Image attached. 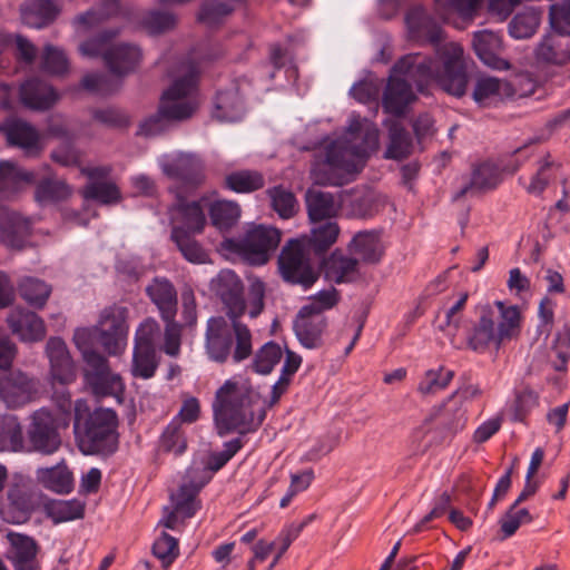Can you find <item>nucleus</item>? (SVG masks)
I'll list each match as a JSON object with an SVG mask.
<instances>
[{
  "label": "nucleus",
  "instance_id": "f257e3e1",
  "mask_svg": "<svg viewBox=\"0 0 570 570\" xmlns=\"http://www.w3.org/2000/svg\"><path fill=\"white\" fill-rule=\"evenodd\" d=\"M405 22L412 38L426 39L435 46L438 59L413 53L394 65L382 107L386 114L396 117L403 116L406 107L416 99L412 83L423 91L430 80H435L445 92L455 97L463 96L468 87L463 48L455 42L441 45L444 32L422 6L410 8Z\"/></svg>",
  "mask_w": 570,
  "mask_h": 570
},
{
  "label": "nucleus",
  "instance_id": "f03ea898",
  "mask_svg": "<svg viewBox=\"0 0 570 570\" xmlns=\"http://www.w3.org/2000/svg\"><path fill=\"white\" fill-rule=\"evenodd\" d=\"M379 146L376 128L363 130L360 118H352L346 132L327 145L325 161L317 165L312 175L316 184L323 186H343L351 176L358 173L366 158Z\"/></svg>",
  "mask_w": 570,
  "mask_h": 570
},
{
  "label": "nucleus",
  "instance_id": "7ed1b4c3",
  "mask_svg": "<svg viewBox=\"0 0 570 570\" xmlns=\"http://www.w3.org/2000/svg\"><path fill=\"white\" fill-rule=\"evenodd\" d=\"M520 327V312L517 306H505L497 301L492 305H482L476 322L466 331L465 337L460 340L453 334L451 344L456 350H469L484 354L490 348L499 351L504 342L517 335Z\"/></svg>",
  "mask_w": 570,
  "mask_h": 570
},
{
  "label": "nucleus",
  "instance_id": "20e7f679",
  "mask_svg": "<svg viewBox=\"0 0 570 570\" xmlns=\"http://www.w3.org/2000/svg\"><path fill=\"white\" fill-rule=\"evenodd\" d=\"M256 394L246 387L228 380L216 392L213 402L214 422L219 436L236 432L246 435L255 432L265 419L261 410L255 416L254 404Z\"/></svg>",
  "mask_w": 570,
  "mask_h": 570
},
{
  "label": "nucleus",
  "instance_id": "39448f33",
  "mask_svg": "<svg viewBox=\"0 0 570 570\" xmlns=\"http://www.w3.org/2000/svg\"><path fill=\"white\" fill-rule=\"evenodd\" d=\"M73 432L83 454L109 456L118 450V415L111 409L90 412L88 402L78 399L73 404Z\"/></svg>",
  "mask_w": 570,
  "mask_h": 570
},
{
  "label": "nucleus",
  "instance_id": "423d86ee",
  "mask_svg": "<svg viewBox=\"0 0 570 570\" xmlns=\"http://www.w3.org/2000/svg\"><path fill=\"white\" fill-rule=\"evenodd\" d=\"M210 287L225 306L226 316L233 322L236 338L234 360L243 362L253 354L252 331L240 321L246 312L243 282L235 272L223 269L213 278Z\"/></svg>",
  "mask_w": 570,
  "mask_h": 570
},
{
  "label": "nucleus",
  "instance_id": "0eeeda50",
  "mask_svg": "<svg viewBox=\"0 0 570 570\" xmlns=\"http://www.w3.org/2000/svg\"><path fill=\"white\" fill-rule=\"evenodd\" d=\"M119 33L118 28L102 30L96 37L82 42L79 50L86 57L101 56L109 71L122 77L134 72L140 66L144 55L136 43L119 42L108 46Z\"/></svg>",
  "mask_w": 570,
  "mask_h": 570
},
{
  "label": "nucleus",
  "instance_id": "6e6552de",
  "mask_svg": "<svg viewBox=\"0 0 570 570\" xmlns=\"http://www.w3.org/2000/svg\"><path fill=\"white\" fill-rule=\"evenodd\" d=\"M178 71L179 75L164 91L158 107L169 122L189 119L198 107L195 98L200 72L198 65L186 60Z\"/></svg>",
  "mask_w": 570,
  "mask_h": 570
},
{
  "label": "nucleus",
  "instance_id": "1a4fd4ad",
  "mask_svg": "<svg viewBox=\"0 0 570 570\" xmlns=\"http://www.w3.org/2000/svg\"><path fill=\"white\" fill-rule=\"evenodd\" d=\"M309 250L304 242L291 239L282 249L278 257V268L282 278L293 285L309 288L318 278L309 262Z\"/></svg>",
  "mask_w": 570,
  "mask_h": 570
},
{
  "label": "nucleus",
  "instance_id": "9d476101",
  "mask_svg": "<svg viewBox=\"0 0 570 570\" xmlns=\"http://www.w3.org/2000/svg\"><path fill=\"white\" fill-rule=\"evenodd\" d=\"M61 444L59 424L52 412L46 407L35 411L27 430V452L51 455Z\"/></svg>",
  "mask_w": 570,
  "mask_h": 570
},
{
  "label": "nucleus",
  "instance_id": "9b49d317",
  "mask_svg": "<svg viewBox=\"0 0 570 570\" xmlns=\"http://www.w3.org/2000/svg\"><path fill=\"white\" fill-rule=\"evenodd\" d=\"M83 360L88 366L85 371V380L96 396H114L119 399L125 390V384L119 374L114 373L108 360L94 350L83 352Z\"/></svg>",
  "mask_w": 570,
  "mask_h": 570
},
{
  "label": "nucleus",
  "instance_id": "f8f14e48",
  "mask_svg": "<svg viewBox=\"0 0 570 570\" xmlns=\"http://www.w3.org/2000/svg\"><path fill=\"white\" fill-rule=\"evenodd\" d=\"M236 338L233 322L223 316H212L207 320L204 348L208 358L215 363L224 364L234 360Z\"/></svg>",
  "mask_w": 570,
  "mask_h": 570
},
{
  "label": "nucleus",
  "instance_id": "ddd939ff",
  "mask_svg": "<svg viewBox=\"0 0 570 570\" xmlns=\"http://www.w3.org/2000/svg\"><path fill=\"white\" fill-rule=\"evenodd\" d=\"M281 242V232L274 227L264 225L255 226L247 230L239 239L235 248L252 264L263 265L269 259Z\"/></svg>",
  "mask_w": 570,
  "mask_h": 570
},
{
  "label": "nucleus",
  "instance_id": "4468645a",
  "mask_svg": "<svg viewBox=\"0 0 570 570\" xmlns=\"http://www.w3.org/2000/svg\"><path fill=\"white\" fill-rule=\"evenodd\" d=\"M45 354L49 361L48 375L51 387L56 384L67 386L76 381V364L61 337L51 336L46 343Z\"/></svg>",
  "mask_w": 570,
  "mask_h": 570
},
{
  "label": "nucleus",
  "instance_id": "2eb2a0df",
  "mask_svg": "<svg viewBox=\"0 0 570 570\" xmlns=\"http://www.w3.org/2000/svg\"><path fill=\"white\" fill-rule=\"evenodd\" d=\"M465 423L466 411L463 409L462 403L454 400V396H450L425 420L423 426L434 424L435 430L433 433L435 435L433 436V441L441 443L461 431Z\"/></svg>",
  "mask_w": 570,
  "mask_h": 570
},
{
  "label": "nucleus",
  "instance_id": "dca6fc26",
  "mask_svg": "<svg viewBox=\"0 0 570 570\" xmlns=\"http://www.w3.org/2000/svg\"><path fill=\"white\" fill-rule=\"evenodd\" d=\"M37 384L20 370L0 374V400L12 409L21 407L33 400Z\"/></svg>",
  "mask_w": 570,
  "mask_h": 570
},
{
  "label": "nucleus",
  "instance_id": "f3484780",
  "mask_svg": "<svg viewBox=\"0 0 570 570\" xmlns=\"http://www.w3.org/2000/svg\"><path fill=\"white\" fill-rule=\"evenodd\" d=\"M160 167L167 177L179 180L188 188H197L205 179L204 163L193 153H178L173 159L163 161Z\"/></svg>",
  "mask_w": 570,
  "mask_h": 570
},
{
  "label": "nucleus",
  "instance_id": "a211bd4d",
  "mask_svg": "<svg viewBox=\"0 0 570 570\" xmlns=\"http://www.w3.org/2000/svg\"><path fill=\"white\" fill-rule=\"evenodd\" d=\"M6 540L8 542L6 556L14 570H40L38 560L40 547L32 537L9 531Z\"/></svg>",
  "mask_w": 570,
  "mask_h": 570
},
{
  "label": "nucleus",
  "instance_id": "6ab92c4d",
  "mask_svg": "<svg viewBox=\"0 0 570 570\" xmlns=\"http://www.w3.org/2000/svg\"><path fill=\"white\" fill-rule=\"evenodd\" d=\"M11 333L21 342L35 343L45 338L47 330L43 320L35 312L23 307L11 309L7 316Z\"/></svg>",
  "mask_w": 570,
  "mask_h": 570
},
{
  "label": "nucleus",
  "instance_id": "aec40b11",
  "mask_svg": "<svg viewBox=\"0 0 570 570\" xmlns=\"http://www.w3.org/2000/svg\"><path fill=\"white\" fill-rule=\"evenodd\" d=\"M0 132L10 146L21 148L30 156L39 154L40 135L28 121L10 117L0 125Z\"/></svg>",
  "mask_w": 570,
  "mask_h": 570
},
{
  "label": "nucleus",
  "instance_id": "412c9836",
  "mask_svg": "<svg viewBox=\"0 0 570 570\" xmlns=\"http://www.w3.org/2000/svg\"><path fill=\"white\" fill-rule=\"evenodd\" d=\"M326 327L325 315L312 313L307 307L299 308L293 323L297 340L306 348H317L322 345V336Z\"/></svg>",
  "mask_w": 570,
  "mask_h": 570
},
{
  "label": "nucleus",
  "instance_id": "4be33fe9",
  "mask_svg": "<svg viewBox=\"0 0 570 570\" xmlns=\"http://www.w3.org/2000/svg\"><path fill=\"white\" fill-rule=\"evenodd\" d=\"M0 242L7 247L22 249L31 235V223L18 213L0 206Z\"/></svg>",
  "mask_w": 570,
  "mask_h": 570
},
{
  "label": "nucleus",
  "instance_id": "5701e85b",
  "mask_svg": "<svg viewBox=\"0 0 570 570\" xmlns=\"http://www.w3.org/2000/svg\"><path fill=\"white\" fill-rule=\"evenodd\" d=\"M19 96L24 107L37 111L50 109L59 99L53 87L37 77L21 83Z\"/></svg>",
  "mask_w": 570,
  "mask_h": 570
},
{
  "label": "nucleus",
  "instance_id": "b1692460",
  "mask_svg": "<svg viewBox=\"0 0 570 570\" xmlns=\"http://www.w3.org/2000/svg\"><path fill=\"white\" fill-rule=\"evenodd\" d=\"M473 48L480 60L497 70H507L510 63L500 57L502 50L501 37L489 30L476 31L473 36Z\"/></svg>",
  "mask_w": 570,
  "mask_h": 570
},
{
  "label": "nucleus",
  "instance_id": "393cba45",
  "mask_svg": "<svg viewBox=\"0 0 570 570\" xmlns=\"http://www.w3.org/2000/svg\"><path fill=\"white\" fill-rule=\"evenodd\" d=\"M205 198L196 202L178 200L173 207L171 227H181L188 230L189 234H202L207 224L206 215L202 207V202Z\"/></svg>",
  "mask_w": 570,
  "mask_h": 570
},
{
  "label": "nucleus",
  "instance_id": "a878e982",
  "mask_svg": "<svg viewBox=\"0 0 570 570\" xmlns=\"http://www.w3.org/2000/svg\"><path fill=\"white\" fill-rule=\"evenodd\" d=\"M322 269L327 281L336 284L352 283L360 276L358 259L334 250L322 263Z\"/></svg>",
  "mask_w": 570,
  "mask_h": 570
},
{
  "label": "nucleus",
  "instance_id": "bb28decb",
  "mask_svg": "<svg viewBox=\"0 0 570 570\" xmlns=\"http://www.w3.org/2000/svg\"><path fill=\"white\" fill-rule=\"evenodd\" d=\"M7 520L21 524L27 522L36 509L33 493L23 484H12L7 493Z\"/></svg>",
  "mask_w": 570,
  "mask_h": 570
},
{
  "label": "nucleus",
  "instance_id": "cd10ccee",
  "mask_svg": "<svg viewBox=\"0 0 570 570\" xmlns=\"http://www.w3.org/2000/svg\"><path fill=\"white\" fill-rule=\"evenodd\" d=\"M347 249L358 259V263L377 264L384 253L381 233L377 230L357 232L348 243Z\"/></svg>",
  "mask_w": 570,
  "mask_h": 570
},
{
  "label": "nucleus",
  "instance_id": "c85d7f7f",
  "mask_svg": "<svg viewBox=\"0 0 570 570\" xmlns=\"http://www.w3.org/2000/svg\"><path fill=\"white\" fill-rule=\"evenodd\" d=\"M245 115L244 99L237 86L217 91L214 99L213 117L218 121H239Z\"/></svg>",
  "mask_w": 570,
  "mask_h": 570
},
{
  "label": "nucleus",
  "instance_id": "c756f323",
  "mask_svg": "<svg viewBox=\"0 0 570 570\" xmlns=\"http://www.w3.org/2000/svg\"><path fill=\"white\" fill-rule=\"evenodd\" d=\"M146 294L157 306L161 318L176 317L177 291L173 283L165 277H155L146 287Z\"/></svg>",
  "mask_w": 570,
  "mask_h": 570
},
{
  "label": "nucleus",
  "instance_id": "7c9ffc66",
  "mask_svg": "<svg viewBox=\"0 0 570 570\" xmlns=\"http://www.w3.org/2000/svg\"><path fill=\"white\" fill-rule=\"evenodd\" d=\"M564 35L549 33L542 38L535 48L538 61L551 66H564L570 62V42Z\"/></svg>",
  "mask_w": 570,
  "mask_h": 570
},
{
  "label": "nucleus",
  "instance_id": "2f4dec72",
  "mask_svg": "<svg viewBox=\"0 0 570 570\" xmlns=\"http://www.w3.org/2000/svg\"><path fill=\"white\" fill-rule=\"evenodd\" d=\"M36 480L42 488L58 494H68L73 490V474L65 460L50 468H38Z\"/></svg>",
  "mask_w": 570,
  "mask_h": 570
},
{
  "label": "nucleus",
  "instance_id": "473e14b6",
  "mask_svg": "<svg viewBox=\"0 0 570 570\" xmlns=\"http://www.w3.org/2000/svg\"><path fill=\"white\" fill-rule=\"evenodd\" d=\"M305 204L308 218L314 224L332 220L340 212V204L333 194L315 188L306 191Z\"/></svg>",
  "mask_w": 570,
  "mask_h": 570
},
{
  "label": "nucleus",
  "instance_id": "72a5a7b5",
  "mask_svg": "<svg viewBox=\"0 0 570 570\" xmlns=\"http://www.w3.org/2000/svg\"><path fill=\"white\" fill-rule=\"evenodd\" d=\"M514 95L512 86L504 80L494 77H482L478 79L472 97L481 107H489L502 100L503 97Z\"/></svg>",
  "mask_w": 570,
  "mask_h": 570
},
{
  "label": "nucleus",
  "instance_id": "f704fd0d",
  "mask_svg": "<svg viewBox=\"0 0 570 570\" xmlns=\"http://www.w3.org/2000/svg\"><path fill=\"white\" fill-rule=\"evenodd\" d=\"M60 13V8L53 0H26L21 17L23 22L31 27L41 29L52 23Z\"/></svg>",
  "mask_w": 570,
  "mask_h": 570
},
{
  "label": "nucleus",
  "instance_id": "c9c22d12",
  "mask_svg": "<svg viewBox=\"0 0 570 570\" xmlns=\"http://www.w3.org/2000/svg\"><path fill=\"white\" fill-rule=\"evenodd\" d=\"M340 232V226L334 220L317 222L311 229L309 236L301 238L299 240L304 242V246L307 250L316 255H322L336 243Z\"/></svg>",
  "mask_w": 570,
  "mask_h": 570
},
{
  "label": "nucleus",
  "instance_id": "e433bc0d",
  "mask_svg": "<svg viewBox=\"0 0 570 570\" xmlns=\"http://www.w3.org/2000/svg\"><path fill=\"white\" fill-rule=\"evenodd\" d=\"M196 234H189L181 227H171L170 240L181 256L191 264H206L209 255L203 245L195 238Z\"/></svg>",
  "mask_w": 570,
  "mask_h": 570
},
{
  "label": "nucleus",
  "instance_id": "4c0bfd02",
  "mask_svg": "<svg viewBox=\"0 0 570 570\" xmlns=\"http://www.w3.org/2000/svg\"><path fill=\"white\" fill-rule=\"evenodd\" d=\"M240 206L233 200H215L209 205L210 223L220 232L229 230L240 218Z\"/></svg>",
  "mask_w": 570,
  "mask_h": 570
},
{
  "label": "nucleus",
  "instance_id": "58836bf2",
  "mask_svg": "<svg viewBox=\"0 0 570 570\" xmlns=\"http://www.w3.org/2000/svg\"><path fill=\"white\" fill-rule=\"evenodd\" d=\"M0 450L27 452V441L23 439L22 426L16 416H3L0 420Z\"/></svg>",
  "mask_w": 570,
  "mask_h": 570
},
{
  "label": "nucleus",
  "instance_id": "ea45409f",
  "mask_svg": "<svg viewBox=\"0 0 570 570\" xmlns=\"http://www.w3.org/2000/svg\"><path fill=\"white\" fill-rule=\"evenodd\" d=\"M501 181L498 168L490 164L483 163L473 169L471 181L464 186L455 196L459 198L469 191H485L495 188Z\"/></svg>",
  "mask_w": 570,
  "mask_h": 570
},
{
  "label": "nucleus",
  "instance_id": "a19ab883",
  "mask_svg": "<svg viewBox=\"0 0 570 570\" xmlns=\"http://www.w3.org/2000/svg\"><path fill=\"white\" fill-rule=\"evenodd\" d=\"M45 511L53 523L68 522L83 518L85 503L77 499L51 500L46 503Z\"/></svg>",
  "mask_w": 570,
  "mask_h": 570
},
{
  "label": "nucleus",
  "instance_id": "79ce46f5",
  "mask_svg": "<svg viewBox=\"0 0 570 570\" xmlns=\"http://www.w3.org/2000/svg\"><path fill=\"white\" fill-rule=\"evenodd\" d=\"M224 185L232 191L247 194L264 187V176L256 170H237L228 174Z\"/></svg>",
  "mask_w": 570,
  "mask_h": 570
},
{
  "label": "nucleus",
  "instance_id": "37998d69",
  "mask_svg": "<svg viewBox=\"0 0 570 570\" xmlns=\"http://www.w3.org/2000/svg\"><path fill=\"white\" fill-rule=\"evenodd\" d=\"M454 377V371L440 365L424 372L417 385V392L423 395H435L445 390Z\"/></svg>",
  "mask_w": 570,
  "mask_h": 570
},
{
  "label": "nucleus",
  "instance_id": "c03bdc74",
  "mask_svg": "<svg viewBox=\"0 0 570 570\" xmlns=\"http://www.w3.org/2000/svg\"><path fill=\"white\" fill-rule=\"evenodd\" d=\"M389 138L390 144L384 155L386 159L401 160L410 155L412 148V139L410 134L399 121H393L390 125Z\"/></svg>",
  "mask_w": 570,
  "mask_h": 570
},
{
  "label": "nucleus",
  "instance_id": "a18cd8bd",
  "mask_svg": "<svg viewBox=\"0 0 570 570\" xmlns=\"http://www.w3.org/2000/svg\"><path fill=\"white\" fill-rule=\"evenodd\" d=\"M203 485L204 483H184L180 485L176 494H171L174 508L180 513L181 518H191L200 508V503L197 501V495Z\"/></svg>",
  "mask_w": 570,
  "mask_h": 570
},
{
  "label": "nucleus",
  "instance_id": "49530a36",
  "mask_svg": "<svg viewBox=\"0 0 570 570\" xmlns=\"http://www.w3.org/2000/svg\"><path fill=\"white\" fill-rule=\"evenodd\" d=\"M0 47L2 49L12 48L17 60L27 65H31L37 56L35 45L21 35L0 31Z\"/></svg>",
  "mask_w": 570,
  "mask_h": 570
},
{
  "label": "nucleus",
  "instance_id": "de8ad7c7",
  "mask_svg": "<svg viewBox=\"0 0 570 570\" xmlns=\"http://www.w3.org/2000/svg\"><path fill=\"white\" fill-rule=\"evenodd\" d=\"M19 293L30 306L42 308L51 294V287L41 279L26 277L19 284Z\"/></svg>",
  "mask_w": 570,
  "mask_h": 570
},
{
  "label": "nucleus",
  "instance_id": "09e8293b",
  "mask_svg": "<svg viewBox=\"0 0 570 570\" xmlns=\"http://www.w3.org/2000/svg\"><path fill=\"white\" fill-rule=\"evenodd\" d=\"M81 194L83 198L102 205H114L121 200L120 189L111 181H90L83 187Z\"/></svg>",
  "mask_w": 570,
  "mask_h": 570
},
{
  "label": "nucleus",
  "instance_id": "8fccbe9b",
  "mask_svg": "<svg viewBox=\"0 0 570 570\" xmlns=\"http://www.w3.org/2000/svg\"><path fill=\"white\" fill-rule=\"evenodd\" d=\"M283 356V352L281 346L269 341L265 343L254 355L250 367L254 372L258 374H269L275 365L281 361Z\"/></svg>",
  "mask_w": 570,
  "mask_h": 570
},
{
  "label": "nucleus",
  "instance_id": "3c124183",
  "mask_svg": "<svg viewBox=\"0 0 570 570\" xmlns=\"http://www.w3.org/2000/svg\"><path fill=\"white\" fill-rule=\"evenodd\" d=\"M71 188L63 180L46 178L36 187L35 197L38 203H57L67 199Z\"/></svg>",
  "mask_w": 570,
  "mask_h": 570
},
{
  "label": "nucleus",
  "instance_id": "603ef678",
  "mask_svg": "<svg viewBox=\"0 0 570 570\" xmlns=\"http://www.w3.org/2000/svg\"><path fill=\"white\" fill-rule=\"evenodd\" d=\"M482 0H434L435 12L443 20H448L450 13H456L463 19H472Z\"/></svg>",
  "mask_w": 570,
  "mask_h": 570
},
{
  "label": "nucleus",
  "instance_id": "864d4df0",
  "mask_svg": "<svg viewBox=\"0 0 570 570\" xmlns=\"http://www.w3.org/2000/svg\"><path fill=\"white\" fill-rule=\"evenodd\" d=\"M157 366L156 348H134L131 372L135 377L150 379L155 375Z\"/></svg>",
  "mask_w": 570,
  "mask_h": 570
},
{
  "label": "nucleus",
  "instance_id": "5fc2aeb1",
  "mask_svg": "<svg viewBox=\"0 0 570 570\" xmlns=\"http://www.w3.org/2000/svg\"><path fill=\"white\" fill-rule=\"evenodd\" d=\"M128 309L124 306L111 305L102 309L99 320V331L128 334Z\"/></svg>",
  "mask_w": 570,
  "mask_h": 570
},
{
  "label": "nucleus",
  "instance_id": "6e6d98bb",
  "mask_svg": "<svg viewBox=\"0 0 570 570\" xmlns=\"http://www.w3.org/2000/svg\"><path fill=\"white\" fill-rule=\"evenodd\" d=\"M177 17L169 11L151 10L141 19V26L150 35H160L176 27Z\"/></svg>",
  "mask_w": 570,
  "mask_h": 570
},
{
  "label": "nucleus",
  "instance_id": "4d7b16f0",
  "mask_svg": "<svg viewBox=\"0 0 570 570\" xmlns=\"http://www.w3.org/2000/svg\"><path fill=\"white\" fill-rule=\"evenodd\" d=\"M160 448L165 452H173L175 455H180L187 448V441L181 430V424L177 419H174L164 430L160 438Z\"/></svg>",
  "mask_w": 570,
  "mask_h": 570
},
{
  "label": "nucleus",
  "instance_id": "13d9d810",
  "mask_svg": "<svg viewBox=\"0 0 570 570\" xmlns=\"http://www.w3.org/2000/svg\"><path fill=\"white\" fill-rule=\"evenodd\" d=\"M540 23V17L533 11L518 13L509 23V33L515 39L532 37Z\"/></svg>",
  "mask_w": 570,
  "mask_h": 570
},
{
  "label": "nucleus",
  "instance_id": "bf43d9fd",
  "mask_svg": "<svg viewBox=\"0 0 570 570\" xmlns=\"http://www.w3.org/2000/svg\"><path fill=\"white\" fill-rule=\"evenodd\" d=\"M272 200V207L282 218H291L296 212V198L294 194L282 186L267 190Z\"/></svg>",
  "mask_w": 570,
  "mask_h": 570
},
{
  "label": "nucleus",
  "instance_id": "052dcab7",
  "mask_svg": "<svg viewBox=\"0 0 570 570\" xmlns=\"http://www.w3.org/2000/svg\"><path fill=\"white\" fill-rule=\"evenodd\" d=\"M312 518H313V515H309L304 521H302L299 523H292L281 531L278 537L274 540V541H276V546H278V551L266 570L274 569V567L281 560L282 556L287 551V549L291 547L292 542L298 538V535L301 534L303 529L308 524V522L312 520Z\"/></svg>",
  "mask_w": 570,
  "mask_h": 570
},
{
  "label": "nucleus",
  "instance_id": "680f3d73",
  "mask_svg": "<svg viewBox=\"0 0 570 570\" xmlns=\"http://www.w3.org/2000/svg\"><path fill=\"white\" fill-rule=\"evenodd\" d=\"M41 68L51 75H62L68 71L69 61L63 50L46 45L41 56Z\"/></svg>",
  "mask_w": 570,
  "mask_h": 570
},
{
  "label": "nucleus",
  "instance_id": "e2e57ef3",
  "mask_svg": "<svg viewBox=\"0 0 570 570\" xmlns=\"http://www.w3.org/2000/svg\"><path fill=\"white\" fill-rule=\"evenodd\" d=\"M161 330L157 321L146 318L140 323L135 334V347L156 348L157 342L160 340Z\"/></svg>",
  "mask_w": 570,
  "mask_h": 570
},
{
  "label": "nucleus",
  "instance_id": "0e129e2a",
  "mask_svg": "<svg viewBox=\"0 0 570 570\" xmlns=\"http://www.w3.org/2000/svg\"><path fill=\"white\" fill-rule=\"evenodd\" d=\"M233 8L219 0H205L202 3L198 20L207 26L219 23L223 18L233 12Z\"/></svg>",
  "mask_w": 570,
  "mask_h": 570
},
{
  "label": "nucleus",
  "instance_id": "69168bd1",
  "mask_svg": "<svg viewBox=\"0 0 570 570\" xmlns=\"http://www.w3.org/2000/svg\"><path fill=\"white\" fill-rule=\"evenodd\" d=\"M81 86L90 92L107 96L118 90L120 81L105 73H89L82 78Z\"/></svg>",
  "mask_w": 570,
  "mask_h": 570
},
{
  "label": "nucleus",
  "instance_id": "338daca9",
  "mask_svg": "<svg viewBox=\"0 0 570 570\" xmlns=\"http://www.w3.org/2000/svg\"><path fill=\"white\" fill-rule=\"evenodd\" d=\"M175 318H161L165 322L161 350L169 356H177L181 345L183 325L176 322Z\"/></svg>",
  "mask_w": 570,
  "mask_h": 570
},
{
  "label": "nucleus",
  "instance_id": "774afa93",
  "mask_svg": "<svg viewBox=\"0 0 570 570\" xmlns=\"http://www.w3.org/2000/svg\"><path fill=\"white\" fill-rule=\"evenodd\" d=\"M549 16L550 24L556 32L570 36V0L552 4Z\"/></svg>",
  "mask_w": 570,
  "mask_h": 570
}]
</instances>
